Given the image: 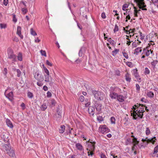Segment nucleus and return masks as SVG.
<instances>
[{
	"mask_svg": "<svg viewBox=\"0 0 158 158\" xmlns=\"http://www.w3.org/2000/svg\"><path fill=\"white\" fill-rule=\"evenodd\" d=\"M7 54L8 58L11 59L14 62H16L18 60L20 61L23 60L22 55L21 52L19 53L17 56L14 53L13 51L11 48H9L7 50Z\"/></svg>",
	"mask_w": 158,
	"mask_h": 158,
	"instance_id": "obj_1",
	"label": "nucleus"
},
{
	"mask_svg": "<svg viewBox=\"0 0 158 158\" xmlns=\"http://www.w3.org/2000/svg\"><path fill=\"white\" fill-rule=\"evenodd\" d=\"M2 148L4 151H6V154L10 156L13 157L15 156L14 151L11 148L10 143L3 144L2 145Z\"/></svg>",
	"mask_w": 158,
	"mask_h": 158,
	"instance_id": "obj_2",
	"label": "nucleus"
},
{
	"mask_svg": "<svg viewBox=\"0 0 158 158\" xmlns=\"http://www.w3.org/2000/svg\"><path fill=\"white\" fill-rule=\"evenodd\" d=\"M95 143V142L92 141L86 142V144L88 145L86 149L88 151L87 153L89 156H92L94 155L93 152L94 151Z\"/></svg>",
	"mask_w": 158,
	"mask_h": 158,
	"instance_id": "obj_3",
	"label": "nucleus"
},
{
	"mask_svg": "<svg viewBox=\"0 0 158 158\" xmlns=\"http://www.w3.org/2000/svg\"><path fill=\"white\" fill-rule=\"evenodd\" d=\"M145 111L144 109H142V110H139L138 111V110H134V111H132L131 110V116L133 117V118L135 119H136L137 118V117H139L140 118H143V113Z\"/></svg>",
	"mask_w": 158,
	"mask_h": 158,
	"instance_id": "obj_4",
	"label": "nucleus"
},
{
	"mask_svg": "<svg viewBox=\"0 0 158 158\" xmlns=\"http://www.w3.org/2000/svg\"><path fill=\"white\" fill-rule=\"evenodd\" d=\"M134 1L137 3L139 9H142V10H147L146 8H144L146 5L145 4L144 0H134Z\"/></svg>",
	"mask_w": 158,
	"mask_h": 158,
	"instance_id": "obj_5",
	"label": "nucleus"
},
{
	"mask_svg": "<svg viewBox=\"0 0 158 158\" xmlns=\"http://www.w3.org/2000/svg\"><path fill=\"white\" fill-rule=\"evenodd\" d=\"M92 93L94 95L95 98L96 99H101L102 98L103 95L100 92L92 90Z\"/></svg>",
	"mask_w": 158,
	"mask_h": 158,
	"instance_id": "obj_6",
	"label": "nucleus"
},
{
	"mask_svg": "<svg viewBox=\"0 0 158 158\" xmlns=\"http://www.w3.org/2000/svg\"><path fill=\"white\" fill-rule=\"evenodd\" d=\"M34 77L37 80L39 81H43L44 80V77L42 74L38 72L36 73Z\"/></svg>",
	"mask_w": 158,
	"mask_h": 158,
	"instance_id": "obj_7",
	"label": "nucleus"
},
{
	"mask_svg": "<svg viewBox=\"0 0 158 158\" xmlns=\"http://www.w3.org/2000/svg\"><path fill=\"white\" fill-rule=\"evenodd\" d=\"M110 96L112 99H123L122 95H118L117 94L114 92H110Z\"/></svg>",
	"mask_w": 158,
	"mask_h": 158,
	"instance_id": "obj_8",
	"label": "nucleus"
},
{
	"mask_svg": "<svg viewBox=\"0 0 158 158\" xmlns=\"http://www.w3.org/2000/svg\"><path fill=\"white\" fill-rule=\"evenodd\" d=\"M144 105L141 104H138L137 103L136 105H134L133 106V109H134L133 111H134V110H136V109H138L137 110H138V111H139V110H142V109H144Z\"/></svg>",
	"mask_w": 158,
	"mask_h": 158,
	"instance_id": "obj_9",
	"label": "nucleus"
},
{
	"mask_svg": "<svg viewBox=\"0 0 158 158\" xmlns=\"http://www.w3.org/2000/svg\"><path fill=\"white\" fill-rule=\"evenodd\" d=\"M5 95L8 99H11L13 97V92L10 91L9 89H7L5 91Z\"/></svg>",
	"mask_w": 158,
	"mask_h": 158,
	"instance_id": "obj_10",
	"label": "nucleus"
},
{
	"mask_svg": "<svg viewBox=\"0 0 158 158\" xmlns=\"http://www.w3.org/2000/svg\"><path fill=\"white\" fill-rule=\"evenodd\" d=\"M149 46H147L146 48H144L143 50V53L146 55L147 56H148L150 55V50H148Z\"/></svg>",
	"mask_w": 158,
	"mask_h": 158,
	"instance_id": "obj_11",
	"label": "nucleus"
},
{
	"mask_svg": "<svg viewBox=\"0 0 158 158\" xmlns=\"http://www.w3.org/2000/svg\"><path fill=\"white\" fill-rule=\"evenodd\" d=\"M156 140V137H154L153 138H152L151 139H148L147 140H146V139H143L142 141L143 142L147 141V143L152 142L153 144H154Z\"/></svg>",
	"mask_w": 158,
	"mask_h": 158,
	"instance_id": "obj_12",
	"label": "nucleus"
},
{
	"mask_svg": "<svg viewBox=\"0 0 158 158\" xmlns=\"http://www.w3.org/2000/svg\"><path fill=\"white\" fill-rule=\"evenodd\" d=\"M108 129L106 127V126H103L100 129H99L100 131L102 134H104L105 132H108Z\"/></svg>",
	"mask_w": 158,
	"mask_h": 158,
	"instance_id": "obj_13",
	"label": "nucleus"
},
{
	"mask_svg": "<svg viewBox=\"0 0 158 158\" xmlns=\"http://www.w3.org/2000/svg\"><path fill=\"white\" fill-rule=\"evenodd\" d=\"M21 27L20 26H18L17 28V34L19 36L21 39L23 38V36L21 35Z\"/></svg>",
	"mask_w": 158,
	"mask_h": 158,
	"instance_id": "obj_14",
	"label": "nucleus"
},
{
	"mask_svg": "<svg viewBox=\"0 0 158 158\" xmlns=\"http://www.w3.org/2000/svg\"><path fill=\"white\" fill-rule=\"evenodd\" d=\"M94 108L92 107H89L88 109L89 114H90V115H92L93 116H94Z\"/></svg>",
	"mask_w": 158,
	"mask_h": 158,
	"instance_id": "obj_15",
	"label": "nucleus"
},
{
	"mask_svg": "<svg viewBox=\"0 0 158 158\" xmlns=\"http://www.w3.org/2000/svg\"><path fill=\"white\" fill-rule=\"evenodd\" d=\"M45 77V81L47 82L50 81V79L51 78V77L49 76V73H46V75H44Z\"/></svg>",
	"mask_w": 158,
	"mask_h": 158,
	"instance_id": "obj_16",
	"label": "nucleus"
},
{
	"mask_svg": "<svg viewBox=\"0 0 158 158\" xmlns=\"http://www.w3.org/2000/svg\"><path fill=\"white\" fill-rule=\"evenodd\" d=\"M8 137L6 136L5 135H3V137H2V139L5 142V143H10V141L9 139H8Z\"/></svg>",
	"mask_w": 158,
	"mask_h": 158,
	"instance_id": "obj_17",
	"label": "nucleus"
},
{
	"mask_svg": "<svg viewBox=\"0 0 158 158\" xmlns=\"http://www.w3.org/2000/svg\"><path fill=\"white\" fill-rule=\"evenodd\" d=\"M95 104V107L97 111H100L102 110V105L101 104H98L96 103Z\"/></svg>",
	"mask_w": 158,
	"mask_h": 158,
	"instance_id": "obj_18",
	"label": "nucleus"
},
{
	"mask_svg": "<svg viewBox=\"0 0 158 158\" xmlns=\"http://www.w3.org/2000/svg\"><path fill=\"white\" fill-rule=\"evenodd\" d=\"M85 47H82L81 48L79 52V56L81 57L82 56L83 52L85 51Z\"/></svg>",
	"mask_w": 158,
	"mask_h": 158,
	"instance_id": "obj_19",
	"label": "nucleus"
},
{
	"mask_svg": "<svg viewBox=\"0 0 158 158\" xmlns=\"http://www.w3.org/2000/svg\"><path fill=\"white\" fill-rule=\"evenodd\" d=\"M6 122L7 126L10 128L13 127V125L11 121L8 119H7L6 120Z\"/></svg>",
	"mask_w": 158,
	"mask_h": 158,
	"instance_id": "obj_20",
	"label": "nucleus"
},
{
	"mask_svg": "<svg viewBox=\"0 0 158 158\" xmlns=\"http://www.w3.org/2000/svg\"><path fill=\"white\" fill-rule=\"evenodd\" d=\"M61 106H58L57 110H56V113H57V114H58L59 115H60V117H61Z\"/></svg>",
	"mask_w": 158,
	"mask_h": 158,
	"instance_id": "obj_21",
	"label": "nucleus"
},
{
	"mask_svg": "<svg viewBox=\"0 0 158 158\" xmlns=\"http://www.w3.org/2000/svg\"><path fill=\"white\" fill-rule=\"evenodd\" d=\"M141 51L142 49H141V47H138L135 50L134 54L137 55L139 52H141Z\"/></svg>",
	"mask_w": 158,
	"mask_h": 158,
	"instance_id": "obj_22",
	"label": "nucleus"
},
{
	"mask_svg": "<svg viewBox=\"0 0 158 158\" xmlns=\"http://www.w3.org/2000/svg\"><path fill=\"white\" fill-rule=\"evenodd\" d=\"M13 70L14 71H16L17 73V76L18 77H19L20 76L21 74V72L20 70L18 69H13Z\"/></svg>",
	"mask_w": 158,
	"mask_h": 158,
	"instance_id": "obj_23",
	"label": "nucleus"
},
{
	"mask_svg": "<svg viewBox=\"0 0 158 158\" xmlns=\"http://www.w3.org/2000/svg\"><path fill=\"white\" fill-rule=\"evenodd\" d=\"M65 126L64 125H61L59 128L60 133H63L64 131L65 130Z\"/></svg>",
	"mask_w": 158,
	"mask_h": 158,
	"instance_id": "obj_24",
	"label": "nucleus"
},
{
	"mask_svg": "<svg viewBox=\"0 0 158 158\" xmlns=\"http://www.w3.org/2000/svg\"><path fill=\"white\" fill-rule=\"evenodd\" d=\"M125 79L127 81L130 82L131 80V78L130 77V75L128 73H127L125 75Z\"/></svg>",
	"mask_w": 158,
	"mask_h": 158,
	"instance_id": "obj_25",
	"label": "nucleus"
},
{
	"mask_svg": "<svg viewBox=\"0 0 158 158\" xmlns=\"http://www.w3.org/2000/svg\"><path fill=\"white\" fill-rule=\"evenodd\" d=\"M76 147L78 150H81L83 149L82 146L79 143L76 144Z\"/></svg>",
	"mask_w": 158,
	"mask_h": 158,
	"instance_id": "obj_26",
	"label": "nucleus"
},
{
	"mask_svg": "<svg viewBox=\"0 0 158 158\" xmlns=\"http://www.w3.org/2000/svg\"><path fill=\"white\" fill-rule=\"evenodd\" d=\"M158 145H157L155 148L154 149V152L152 154V156H155L154 155L156 153L158 152Z\"/></svg>",
	"mask_w": 158,
	"mask_h": 158,
	"instance_id": "obj_27",
	"label": "nucleus"
},
{
	"mask_svg": "<svg viewBox=\"0 0 158 158\" xmlns=\"http://www.w3.org/2000/svg\"><path fill=\"white\" fill-rule=\"evenodd\" d=\"M60 115H59L57 113H56L55 115L54 116V119L56 120H58L59 119L61 118Z\"/></svg>",
	"mask_w": 158,
	"mask_h": 158,
	"instance_id": "obj_28",
	"label": "nucleus"
},
{
	"mask_svg": "<svg viewBox=\"0 0 158 158\" xmlns=\"http://www.w3.org/2000/svg\"><path fill=\"white\" fill-rule=\"evenodd\" d=\"M147 95L148 97L152 98L154 96V94L152 92L150 91L147 93Z\"/></svg>",
	"mask_w": 158,
	"mask_h": 158,
	"instance_id": "obj_29",
	"label": "nucleus"
},
{
	"mask_svg": "<svg viewBox=\"0 0 158 158\" xmlns=\"http://www.w3.org/2000/svg\"><path fill=\"white\" fill-rule=\"evenodd\" d=\"M30 33L33 36H35L37 35L35 31L33 30L32 28H31L30 29Z\"/></svg>",
	"mask_w": 158,
	"mask_h": 158,
	"instance_id": "obj_30",
	"label": "nucleus"
},
{
	"mask_svg": "<svg viewBox=\"0 0 158 158\" xmlns=\"http://www.w3.org/2000/svg\"><path fill=\"white\" fill-rule=\"evenodd\" d=\"M84 87L86 88L87 91L88 92H89V90L90 89V88L89 85L87 84H85L84 85Z\"/></svg>",
	"mask_w": 158,
	"mask_h": 158,
	"instance_id": "obj_31",
	"label": "nucleus"
},
{
	"mask_svg": "<svg viewBox=\"0 0 158 158\" xmlns=\"http://www.w3.org/2000/svg\"><path fill=\"white\" fill-rule=\"evenodd\" d=\"M132 141L133 143H134V144H135V145H136L139 143V141L137 140V139L136 138H134L133 139Z\"/></svg>",
	"mask_w": 158,
	"mask_h": 158,
	"instance_id": "obj_32",
	"label": "nucleus"
},
{
	"mask_svg": "<svg viewBox=\"0 0 158 158\" xmlns=\"http://www.w3.org/2000/svg\"><path fill=\"white\" fill-rule=\"evenodd\" d=\"M119 50L118 49H116L115 50L112 51V55L113 56H115L117 54L118 52H119Z\"/></svg>",
	"mask_w": 158,
	"mask_h": 158,
	"instance_id": "obj_33",
	"label": "nucleus"
},
{
	"mask_svg": "<svg viewBox=\"0 0 158 158\" xmlns=\"http://www.w3.org/2000/svg\"><path fill=\"white\" fill-rule=\"evenodd\" d=\"M47 108V106L45 104H43L41 107V109L42 110H45Z\"/></svg>",
	"mask_w": 158,
	"mask_h": 158,
	"instance_id": "obj_34",
	"label": "nucleus"
},
{
	"mask_svg": "<svg viewBox=\"0 0 158 158\" xmlns=\"http://www.w3.org/2000/svg\"><path fill=\"white\" fill-rule=\"evenodd\" d=\"M97 119L99 122H101L103 120V117H102V116H98L97 117Z\"/></svg>",
	"mask_w": 158,
	"mask_h": 158,
	"instance_id": "obj_35",
	"label": "nucleus"
},
{
	"mask_svg": "<svg viewBox=\"0 0 158 158\" xmlns=\"http://www.w3.org/2000/svg\"><path fill=\"white\" fill-rule=\"evenodd\" d=\"M135 30V29H131L129 31L127 30L126 32L127 34H129L131 32L132 33H134Z\"/></svg>",
	"mask_w": 158,
	"mask_h": 158,
	"instance_id": "obj_36",
	"label": "nucleus"
},
{
	"mask_svg": "<svg viewBox=\"0 0 158 158\" xmlns=\"http://www.w3.org/2000/svg\"><path fill=\"white\" fill-rule=\"evenodd\" d=\"M144 73L145 74H148L150 73V70L147 68L145 69Z\"/></svg>",
	"mask_w": 158,
	"mask_h": 158,
	"instance_id": "obj_37",
	"label": "nucleus"
},
{
	"mask_svg": "<svg viewBox=\"0 0 158 158\" xmlns=\"http://www.w3.org/2000/svg\"><path fill=\"white\" fill-rule=\"evenodd\" d=\"M51 106L52 107H54V106H55V104L56 103V101H55V100L54 99H52L51 101Z\"/></svg>",
	"mask_w": 158,
	"mask_h": 158,
	"instance_id": "obj_38",
	"label": "nucleus"
},
{
	"mask_svg": "<svg viewBox=\"0 0 158 158\" xmlns=\"http://www.w3.org/2000/svg\"><path fill=\"white\" fill-rule=\"evenodd\" d=\"M41 54L42 56H46V53L45 51L43 50H41L40 51Z\"/></svg>",
	"mask_w": 158,
	"mask_h": 158,
	"instance_id": "obj_39",
	"label": "nucleus"
},
{
	"mask_svg": "<svg viewBox=\"0 0 158 158\" xmlns=\"http://www.w3.org/2000/svg\"><path fill=\"white\" fill-rule=\"evenodd\" d=\"M134 15L135 17H137L138 15L137 14L138 13V11L137 10V9L134 6Z\"/></svg>",
	"mask_w": 158,
	"mask_h": 158,
	"instance_id": "obj_40",
	"label": "nucleus"
},
{
	"mask_svg": "<svg viewBox=\"0 0 158 158\" xmlns=\"http://www.w3.org/2000/svg\"><path fill=\"white\" fill-rule=\"evenodd\" d=\"M110 121L111 123L112 124H114L115 123V119L114 117H112L110 118Z\"/></svg>",
	"mask_w": 158,
	"mask_h": 158,
	"instance_id": "obj_41",
	"label": "nucleus"
},
{
	"mask_svg": "<svg viewBox=\"0 0 158 158\" xmlns=\"http://www.w3.org/2000/svg\"><path fill=\"white\" fill-rule=\"evenodd\" d=\"M27 95L28 97L30 98H32L33 96V94L30 92L27 93Z\"/></svg>",
	"mask_w": 158,
	"mask_h": 158,
	"instance_id": "obj_42",
	"label": "nucleus"
},
{
	"mask_svg": "<svg viewBox=\"0 0 158 158\" xmlns=\"http://www.w3.org/2000/svg\"><path fill=\"white\" fill-rule=\"evenodd\" d=\"M108 41L111 44L114 45V41L112 40L111 38H109L108 40Z\"/></svg>",
	"mask_w": 158,
	"mask_h": 158,
	"instance_id": "obj_43",
	"label": "nucleus"
},
{
	"mask_svg": "<svg viewBox=\"0 0 158 158\" xmlns=\"http://www.w3.org/2000/svg\"><path fill=\"white\" fill-rule=\"evenodd\" d=\"M157 62H158L157 60H154L153 62H152L151 63V64L152 65V66H156V65L157 64Z\"/></svg>",
	"mask_w": 158,
	"mask_h": 158,
	"instance_id": "obj_44",
	"label": "nucleus"
},
{
	"mask_svg": "<svg viewBox=\"0 0 158 158\" xmlns=\"http://www.w3.org/2000/svg\"><path fill=\"white\" fill-rule=\"evenodd\" d=\"M123 54L124 56L126 59H127L128 58V56L127 53L125 52H123Z\"/></svg>",
	"mask_w": 158,
	"mask_h": 158,
	"instance_id": "obj_45",
	"label": "nucleus"
},
{
	"mask_svg": "<svg viewBox=\"0 0 158 158\" xmlns=\"http://www.w3.org/2000/svg\"><path fill=\"white\" fill-rule=\"evenodd\" d=\"M150 133V131L148 127L147 128L146 131V133L147 135H148Z\"/></svg>",
	"mask_w": 158,
	"mask_h": 158,
	"instance_id": "obj_46",
	"label": "nucleus"
},
{
	"mask_svg": "<svg viewBox=\"0 0 158 158\" xmlns=\"http://www.w3.org/2000/svg\"><path fill=\"white\" fill-rule=\"evenodd\" d=\"M43 68L44 69V71L46 73H49V71L48 70V69L46 68L45 66L44 65H43Z\"/></svg>",
	"mask_w": 158,
	"mask_h": 158,
	"instance_id": "obj_47",
	"label": "nucleus"
},
{
	"mask_svg": "<svg viewBox=\"0 0 158 158\" xmlns=\"http://www.w3.org/2000/svg\"><path fill=\"white\" fill-rule=\"evenodd\" d=\"M128 7V5L127 4H124L123 6V10H126V9Z\"/></svg>",
	"mask_w": 158,
	"mask_h": 158,
	"instance_id": "obj_48",
	"label": "nucleus"
},
{
	"mask_svg": "<svg viewBox=\"0 0 158 158\" xmlns=\"http://www.w3.org/2000/svg\"><path fill=\"white\" fill-rule=\"evenodd\" d=\"M134 75L135 78H138L139 77V76L138 74L137 73V70L135 71V72L134 73Z\"/></svg>",
	"mask_w": 158,
	"mask_h": 158,
	"instance_id": "obj_49",
	"label": "nucleus"
},
{
	"mask_svg": "<svg viewBox=\"0 0 158 158\" xmlns=\"http://www.w3.org/2000/svg\"><path fill=\"white\" fill-rule=\"evenodd\" d=\"M0 27L1 29L5 28L6 27V25L5 24H0Z\"/></svg>",
	"mask_w": 158,
	"mask_h": 158,
	"instance_id": "obj_50",
	"label": "nucleus"
},
{
	"mask_svg": "<svg viewBox=\"0 0 158 158\" xmlns=\"http://www.w3.org/2000/svg\"><path fill=\"white\" fill-rule=\"evenodd\" d=\"M52 96L51 93L49 91H48L47 93V96L48 98H50Z\"/></svg>",
	"mask_w": 158,
	"mask_h": 158,
	"instance_id": "obj_51",
	"label": "nucleus"
},
{
	"mask_svg": "<svg viewBox=\"0 0 158 158\" xmlns=\"http://www.w3.org/2000/svg\"><path fill=\"white\" fill-rule=\"evenodd\" d=\"M42 81H39L37 82V84L39 86H41L43 85V84L42 82Z\"/></svg>",
	"mask_w": 158,
	"mask_h": 158,
	"instance_id": "obj_52",
	"label": "nucleus"
},
{
	"mask_svg": "<svg viewBox=\"0 0 158 158\" xmlns=\"http://www.w3.org/2000/svg\"><path fill=\"white\" fill-rule=\"evenodd\" d=\"M46 64H47V65L49 66H51L52 65V64L51 63L49 62L48 60H47L46 61Z\"/></svg>",
	"mask_w": 158,
	"mask_h": 158,
	"instance_id": "obj_53",
	"label": "nucleus"
},
{
	"mask_svg": "<svg viewBox=\"0 0 158 158\" xmlns=\"http://www.w3.org/2000/svg\"><path fill=\"white\" fill-rule=\"evenodd\" d=\"M7 69L6 68H4V70L3 71V73L5 75H6L7 74Z\"/></svg>",
	"mask_w": 158,
	"mask_h": 158,
	"instance_id": "obj_54",
	"label": "nucleus"
},
{
	"mask_svg": "<svg viewBox=\"0 0 158 158\" xmlns=\"http://www.w3.org/2000/svg\"><path fill=\"white\" fill-rule=\"evenodd\" d=\"M101 16L104 19H105L106 17L105 13L104 12H103Z\"/></svg>",
	"mask_w": 158,
	"mask_h": 158,
	"instance_id": "obj_55",
	"label": "nucleus"
},
{
	"mask_svg": "<svg viewBox=\"0 0 158 158\" xmlns=\"http://www.w3.org/2000/svg\"><path fill=\"white\" fill-rule=\"evenodd\" d=\"M118 31V27L117 25H115V28L114 29V32Z\"/></svg>",
	"mask_w": 158,
	"mask_h": 158,
	"instance_id": "obj_56",
	"label": "nucleus"
},
{
	"mask_svg": "<svg viewBox=\"0 0 158 158\" xmlns=\"http://www.w3.org/2000/svg\"><path fill=\"white\" fill-rule=\"evenodd\" d=\"M140 39L141 40H143L144 39V36L142 34L141 32H140Z\"/></svg>",
	"mask_w": 158,
	"mask_h": 158,
	"instance_id": "obj_57",
	"label": "nucleus"
},
{
	"mask_svg": "<svg viewBox=\"0 0 158 158\" xmlns=\"http://www.w3.org/2000/svg\"><path fill=\"white\" fill-rule=\"evenodd\" d=\"M13 21L15 22H16L17 21V20L15 17V15H13Z\"/></svg>",
	"mask_w": 158,
	"mask_h": 158,
	"instance_id": "obj_58",
	"label": "nucleus"
},
{
	"mask_svg": "<svg viewBox=\"0 0 158 158\" xmlns=\"http://www.w3.org/2000/svg\"><path fill=\"white\" fill-rule=\"evenodd\" d=\"M137 44L135 42H134L132 43V45L134 47H136L137 46Z\"/></svg>",
	"mask_w": 158,
	"mask_h": 158,
	"instance_id": "obj_59",
	"label": "nucleus"
},
{
	"mask_svg": "<svg viewBox=\"0 0 158 158\" xmlns=\"http://www.w3.org/2000/svg\"><path fill=\"white\" fill-rule=\"evenodd\" d=\"M136 88L137 90H138V91H139L140 90V88L139 85L138 84H136Z\"/></svg>",
	"mask_w": 158,
	"mask_h": 158,
	"instance_id": "obj_60",
	"label": "nucleus"
},
{
	"mask_svg": "<svg viewBox=\"0 0 158 158\" xmlns=\"http://www.w3.org/2000/svg\"><path fill=\"white\" fill-rule=\"evenodd\" d=\"M126 20L125 21L127 22L128 21V20L127 19H130V16L129 15H128L126 16Z\"/></svg>",
	"mask_w": 158,
	"mask_h": 158,
	"instance_id": "obj_61",
	"label": "nucleus"
},
{
	"mask_svg": "<svg viewBox=\"0 0 158 158\" xmlns=\"http://www.w3.org/2000/svg\"><path fill=\"white\" fill-rule=\"evenodd\" d=\"M8 3V0H4L3 3L5 6H6Z\"/></svg>",
	"mask_w": 158,
	"mask_h": 158,
	"instance_id": "obj_62",
	"label": "nucleus"
},
{
	"mask_svg": "<svg viewBox=\"0 0 158 158\" xmlns=\"http://www.w3.org/2000/svg\"><path fill=\"white\" fill-rule=\"evenodd\" d=\"M22 11L25 14L26 13H27V9L26 8H22Z\"/></svg>",
	"mask_w": 158,
	"mask_h": 158,
	"instance_id": "obj_63",
	"label": "nucleus"
},
{
	"mask_svg": "<svg viewBox=\"0 0 158 158\" xmlns=\"http://www.w3.org/2000/svg\"><path fill=\"white\" fill-rule=\"evenodd\" d=\"M101 158H107L105 155L103 154H102L101 155Z\"/></svg>",
	"mask_w": 158,
	"mask_h": 158,
	"instance_id": "obj_64",
	"label": "nucleus"
}]
</instances>
